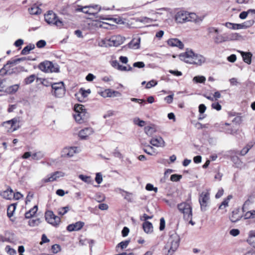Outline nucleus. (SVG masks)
Masks as SVG:
<instances>
[{
    "mask_svg": "<svg viewBox=\"0 0 255 255\" xmlns=\"http://www.w3.org/2000/svg\"><path fill=\"white\" fill-rule=\"evenodd\" d=\"M180 240V237L174 231L169 233V237L165 246L169 255H172L178 249Z\"/></svg>",
    "mask_w": 255,
    "mask_h": 255,
    "instance_id": "1",
    "label": "nucleus"
},
{
    "mask_svg": "<svg viewBox=\"0 0 255 255\" xmlns=\"http://www.w3.org/2000/svg\"><path fill=\"white\" fill-rule=\"evenodd\" d=\"M73 117L77 123L83 124L88 121L89 114L83 105L77 104L74 106Z\"/></svg>",
    "mask_w": 255,
    "mask_h": 255,
    "instance_id": "2",
    "label": "nucleus"
},
{
    "mask_svg": "<svg viewBox=\"0 0 255 255\" xmlns=\"http://www.w3.org/2000/svg\"><path fill=\"white\" fill-rule=\"evenodd\" d=\"M25 58H20L8 61L0 70V75H11L16 71V68L13 67L18 62L25 60Z\"/></svg>",
    "mask_w": 255,
    "mask_h": 255,
    "instance_id": "3",
    "label": "nucleus"
},
{
    "mask_svg": "<svg viewBox=\"0 0 255 255\" xmlns=\"http://www.w3.org/2000/svg\"><path fill=\"white\" fill-rule=\"evenodd\" d=\"M197 19V15L194 13L180 11L175 15V20L178 23H184L187 21H194Z\"/></svg>",
    "mask_w": 255,
    "mask_h": 255,
    "instance_id": "4",
    "label": "nucleus"
},
{
    "mask_svg": "<svg viewBox=\"0 0 255 255\" xmlns=\"http://www.w3.org/2000/svg\"><path fill=\"white\" fill-rule=\"evenodd\" d=\"M179 211L183 214L184 218L188 221L192 218V206L187 202H182L177 205Z\"/></svg>",
    "mask_w": 255,
    "mask_h": 255,
    "instance_id": "5",
    "label": "nucleus"
},
{
    "mask_svg": "<svg viewBox=\"0 0 255 255\" xmlns=\"http://www.w3.org/2000/svg\"><path fill=\"white\" fill-rule=\"evenodd\" d=\"M125 40L121 35H114L109 38H105L102 42L105 46H118L123 44Z\"/></svg>",
    "mask_w": 255,
    "mask_h": 255,
    "instance_id": "6",
    "label": "nucleus"
},
{
    "mask_svg": "<svg viewBox=\"0 0 255 255\" xmlns=\"http://www.w3.org/2000/svg\"><path fill=\"white\" fill-rule=\"evenodd\" d=\"M45 20L49 24H53L58 27L63 25V22L58 18L56 14L52 11H49L45 15Z\"/></svg>",
    "mask_w": 255,
    "mask_h": 255,
    "instance_id": "7",
    "label": "nucleus"
},
{
    "mask_svg": "<svg viewBox=\"0 0 255 255\" xmlns=\"http://www.w3.org/2000/svg\"><path fill=\"white\" fill-rule=\"evenodd\" d=\"M199 202L200 205L201 210H206L210 203V193L208 191H203L199 195Z\"/></svg>",
    "mask_w": 255,
    "mask_h": 255,
    "instance_id": "8",
    "label": "nucleus"
},
{
    "mask_svg": "<svg viewBox=\"0 0 255 255\" xmlns=\"http://www.w3.org/2000/svg\"><path fill=\"white\" fill-rule=\"evenodd\" d=\"M51 87L53 90V95L57 98L62 97L65 93V89L64 86V83L62 82L54 83L51 84Z\"/></svg>",
    "mask_w": 255,
    "mask_h": 255,
    "instance_id": "9",
    "label": "nucleus"
},
{
    "mask_svg": "<svg viewBox=\"0 0 255 255\" xmlns=\"http://www.w3.org/2000/svg\"><path fill=\"white\" fill-rule=\"evenodd\" d=\"M39 68L41 71L46 73L56 72L58 71V68L55 66L51 62L48 61L41 63L39 65Z\"/></svg>",
    "mask_w": 255,
    "mask_h": 255,
    "instance_id": "10",
    "label": "nucleus"
},
{
    "mask_svg": "<svg viewBox=\"0 0 255 255\" xmlns=\"http://www.w3.org/2000/svg\"><path fill=\"white\" fill-rule=\"evenodd\" d=\"M45 220L47 222L54 226H57L61 221L60 218L54 214L51 211H47L45 214Z\"/></svg>",
    "mask_w": 255,
    "mask_h": 255,
    "instance_id": "11",
    "label": "nucleus"
},
{
    "mask_svg": "<svg viewBox=\"0 0 255 255\" xmlns=\"http://www.w3.org/2000/svg\"><path fill=\"white\" fill-rule=\"evenodd\" d=\"M8 132H13L16 130L18 127V121L16 119H13L11 120L6 121L2 124Z\"/></svg>",
    "mask_w": 255,
    "mask_h": 255,
    "instance_id": "12",
    "label": "nucleus"
},
{
    "mask_svg": "<svg viewBox=\"0 0 255 255\" xmlns=\"http://www.w3.org/2000/svg\"><path fill=\"white\" fill-rule=\"evenodd\" d=\"M194 52L192 50L186 49V51L179 54V57L181 60L186 63L191 64Z\"/></svg>",
    "mask_w": 255,
    "mask_h": 255,
    "instance_id": "13",
    "label": "nucleus"
},
{
    "mask_svg": "<svg viewBox=\"0 0 255 255\" xmlns=\"http://www.w3.org/2000/svg\"><path fill=\"white\" fill-rule=\"evenodd\" d=\"M76 147H65L61 151V156L62 157H71L77 152Z\"/></svg>",
    "mask_w": 255,
    "mask_h": 255,
    "instance_id": "14",
    "label": "nucleus"
},
{
    "mask_svg": "<svg viewBox=\"0 0 255 255\" xmlns=\"http://www.w3.org/2000/svg\"><path fill=\"white\" fill-rule=\"evenodd\" d=\"M149 143L151 146L156 147H164L165 146V142L160 136H156L150 139Z\"/></svg>",
    "mask_w": 255,
    "mask_h": 255,
    "instance_id": "15",
    "label": "nucleus"
},
{
    "mask_svg": "<svg viewBox=\"0 0 255 255\" xmlns=\"http://www.w3.org/2000/svg\"><path fill=\"white\" fill-rule=\"evenodd\" d=\"M206 61V58L203 55L194 53L191 64L201 66L205 63Z\"/></svg>",
    "mask_w": 255,
    "mask_h": 255,
    "instance_id": "16",
    "label": "nucleus"
},
{
    "mask_svg": "<svg viewBox=\"0 0 255 255\" xmlns=\"http://www.w3.org/2000/svg\"><path fill=\"white\" fill-rule=\"evenodd\" d=\"M94 132L92 128H86L81 130L79 132V136L81 139H85Z\"/></svg>",
    "mask_w": 255,
    "mask_h": 255,
    "instance_id": "17",
    "label": "nucleus"
},
{
    "mask_svg": "<svg viewBox=\"0 0 255 255\" xmlns=\"http://www.w3.org/2000/svg\"><path fill=\"white\" fill-rule=\"evenodd\" d=\"M213 39L214 42L216 44L221 43L230 40V38L228 36H226L225 35L219 34V32L218 33V34L214 35Z\"/></svg>",
    "mask_w": 255,
    "mask_h": 255,
    "instance_id": "18",
    "label": "nucleus"
},
{
    "mask_svg": "<svg viewBox=\"0 0 255 255\" xmlns=\"http://www.w3.org/2000/svg\"><path fill=\"white\" fill-rule=\"evenodd\" d=\"M102 96L103 97H120L121 96V94L116 91H113L111 89H107L102 93Z\"/></svg>",
    "mask_w": 255,
    "mask_h": 255,
    "instance_id": "19",
    "label": "nucleus"
},
{
    "mask_svg": "<svg viewBox=\"0 0 255 255\" xmlns=\"http://www.w3.org/2000/svg\"><path fill=\"white\" fill-rule=\"evenodd\" d=\"M84 225V223L82 222H77L68 225L67 230L69 232L79 231L83 227Z\"/></svg>",
    "mask_w": 255,
    "mask_h": 255,
    "instance_id": "20",
    "label": "nucleus"
},
{
    "mask_svg": "<svg viewBox=\"0 0 255 255\" xmlns=\"http://www.w3.org/2000/svg\"><path fill=\"white\" fill-rule=\"evenodd\" d=\"M168 44L172 47H177L180 49H182L184 45L182 42L177 38H171L167 41Z\"/></svg>",
    "mask_w": 255,
    "mask_h": 255,
    "instance_id": "21",
    "label": "nucleus"
},
{
    "mask_svg": "<svg viewBox=\"0 0 255 255\" xmlns=\"http://www.w3.org/2000/svg\"><path fill=\"white\" fill-rule=\"evenodd\" d=\"M140 38L136 36L133 38L128 44L129 47L133 49H137L139 48Z\"/></svg>",
    "mask_w": 255,
    "mask_h": 255,
    "instance_id": "22",
    "label": "nucleus"
},
{
    "mask_svg": "<svg viewBox=\"0 0 255 255\" xmlns=\"http://www.w3.org/2000/svg\"><path fill=\"white\" fill-rule=\"evenodd\" d=\"M0 195L5 199L11 200L13 198V191L8 188L6 190L1 192Z\"/></svg>",
    "mask_w": 255,
    "mask_h": 255,
    "instance_id": "23",
    "label": "nucleus"
},
{
    "mask_svg": "<svg viewBox=\"0 0 255 255\" xmlns=\"http://www.w3.org/2000/svg\"><path fill=\"white\" fill-rule=\"evenodd\" d=\"M57 176L55 175V172H53L50 174L48 175L46 177L41 180L42 183H46L48 182H52L56 181L57 179Z\"/></svg>",
    "mask_w": 255,
    "mask_h": 255,
    "instance_id": "24",
    "label": "nucleus"
},
{
    "mask_svg": "<svg viewBox=\"0 0 255 255\" xmlns=\"http://www.w3.org/2000/svg\"><path fill=\"white\" fill-rule=\"evenodd\" d=\"M143 229L146 233H150L153 231V227L151 223L146 221L143 223Z\"/></svg>",
    "mask_w": 255,
    "mask_h": 255,
    "instance_id": "25",
    "label": "nucleus"
},
{
    "mask_svg": "<svg viewBox=\"0 0 255 255\" xmlns=\"http://www.w3.org/2000/svg\"><path fill=\"white\" fill-rule=\"evenodd\" d=\"M156 131V130L153 126H146L144 128V132L149 136H151Z\"/></svg>",
    "mask_w": 255,
    "mask_h": 255,
    "instance_id": "26",
    "label": "nucleus"
},
{
    "mask_svg": "<svg viewBox=\"0 0 255 255\" xmlns=\"http://www.w3.org/2000/svg\"><path fill=\"white\" fill-rule=\"evenodd\" d=\"M247 241L250 245L255 248V231H252L250 232Z\"/></svg>",
    "mask_w": 255,
    "mask_h": 255,
    "instance_id": "27",
    "label": "nucleus"
},
{
    "mask_svg": "<svg viewBox=\"0 0 255 255\" xmlns=\"http://www.w3.org/2000/svg\"><path fill=\"white\" fill-rule=\"evenodd\" d=\"M38 210L37 205L34 206L32 208L29 210L28 212L25 214V217L27 219H29L33 217L36 213Z\"/></svg>",
    "mask_w": 255,
    "mask_h": 255,
    "instance_id": "28",
    "label": "nucleus"
},
{
    "mask_svg": "<svg viewBox=\"0 0 255 255\" xmlns=\"http://www.w3.org/2000/svg\"><path fill=\"white\" fill-rule=\"evenodd\" d=\"M143 150L145 153L150 155H152L153 153L155 152V149L153 146L147 144H144V148Z\"/></svg>",
    "mask_w": 255,
    "mask_h": 255,
    "instance_id": "29",
    "label": "nucleus"
},
{
    "mask_svg": "<svg viewBox=\"0 0 255 255\" xmlns=\"http://www.w3.org/2000/svg\"><path fill=\"white\" fill-rule=\"evenodd\" d=\"M242 216L239 214V211H234L232 215L230 216V220L232 222H236L240 220Z\"/></svg>",
    "mask_w": 255,
    "mask_h": 255,
    "instance_id": "30",
    "label": "nucleus"
},
{
    "mask_svg": "<svg viewBox=\"0 0 255 255\" xmlns=\"http://www.w3.org/2000/svg\"><path fill=\"white\" fill-rule=\"evenodd\" d=\"M206 80V77L204 76H201V75L195 76L193 78V80H192L193 83H194L195 84H198V83L204 84Z\"/></svg>",
    "mask_w": 255,
    "mask_h": 255,
    "instance_id": "31",
    "label": "nucleus"
},
{
    "mask_svg": "<svg viewBox=\"0 0 255 255\" xmlns=\"http://www.w3.org/2000/svg\"><path fill=\"white\" fill-rule=\"evenodd\" d=\"M253 202V199L251 196H249L248 198L246 200V201L244 203L242 207V210L243 212H246L248 209L249 206L251 205L252 203Z\"/></svg>",
    "mask_w": 255,
    "mask_h": 255,
    "instance_id": "32",
    "label": "nucleus"
},
{
    "mask_svg": "<svg viewBox=\"0 0 255 255\" xmlns=\"http://www.w3.org/2000/svg\"><path fill=\"white\" fill-rule=\"evenodd\" d=\"M232 196L229 195L227 198L225 199L222 202L221 204L219 206V209L222 210L228 207L229 205V202L232 199Z\"/></svg>",
    "mask_w": 255,
    "mask_h": 255,
    "instance_id": "33",
    "label": "nucleus"
},
{
    "mask_svg": "<svg viewBox=\"0 0 255 255\" xmlns=\"http://www.w3.org/2000/svg\"><path fill=\"white\" fill-rule=\"evenodd\" d=\"M241 54L245 62L250 64L251 63L252 54L251 53H245L241 52Z\"/></svg>",
    "mask_w": 255,
    "mask_h": 255,
    "instance_id": "34",
    "label": "nucleus"
},
{
    "mask_svg": "<svg viewBox=\"0 0 255 255\" xmlns=\"http://www.w3.org/2000/svg\"><path fill=\"white\" fill-rule=\"evenodd\" d=\"M44 153L40 151L35 152L32 154V159L35 160H39L43 158Z\"/></svg>",
    "mask_w": 255,
    "mask_h": 255,
    "instance_id": "35",
    "label": "nucleus"
},
{
    "mask_svg": "<svg viewBox=\"0 0 255 255\" xmlns=\"http://www.w3.org/2000/svg\"><path fill=\"white\" fill-rule=\"evenodd\" d=\"M28 10L31 14H38L41 13V9L36 5L31 7Z\"/></svg>",
    "mask_w": 255,
    "mask_h": 255,
    "instance_id": "36",
    "label": "nucleus"
},
{
    "mask_svg": "<svg viewBox=\"0 0 255 255\" xmlns=\"http://www.w3.org/2000/svg\"><path fill=\"white\" fill-rule=\"evenodd\" d=\"M18 88L19 85L15 84L6 88L5 91L8 93L12 94L15 93L18 90Z\"/></svg>",
    "mask_w": 255,
    "mask_h": 255,
    "instance_id": "37",
    "label": "nucleus"
},
{
    "mask_svg": "<svg viewBox=\"0 0 255 255\" xmlns=\"http://www.w3.org/2000/svg\"><path fill=\"white\" fill-rule=\"evenodd\" d=\"M255 142H252L251 144L249 143L246 147H245L244 148H243L240 151V154L241 155H246L250 150V149L252 147Z\"/></svg>",
    "mask_w": 255,
    "mask_h": 255,
    "instance_id": "38",
    "label": "nucleus"
},
{
    "mask_svg": "<svg viewBox=\"0 0 255 255\" xmlns=\"http://www.w3.org/2000/svg\"><path fill=\"white\" fill-rule=\"evenodd\" d=\"M35 48L34 44H29L25 47L21 51V54L23 55H26L29 53L30 50L33 49Z\"/></svg>",
    "mask_w": 255,
    "mask_h": 255,
    "instance_id": "39",
    "label": "nucleus"
},
{
    "mask_svg": "<svg viewBox=\"0 0 255 255\" xmlns=\"http://www.w3.org/2000/svg\"><path fill=\"white\" fill-rule=\"evenodd\" d=\"M16 209V205L14 204L8 206L7 210V214L8 217L10 218L13 216V213Z\"/></svg>",
    "mask_w": 255,
    "mask_h": 255,
    "instance_id": "40",
    "label": "nucleus"
},
{
    "mask_svg": "<svg viewBox=\"0 0 255 255\" xmlns=\"http://www.w3.org/2000/svg\"><path fill=\"white\" fill-rule=\"evenodd\" d=\"M79 178L86 183L90 184L92 182L91 176L80 174L79 175Z\"/></svg>",
    "mask_w": 255,
    "mask_h": 255,
    "instance_id": "41",
    "label": "nucleus"
},
{
    "mask_svg": "<svg viewBox=\"0 0 255 255\" xmlns=\"http://www.w3.org/2000/svg\"><path fill=\"white\" fill-rule=\"evenodd\" d=\"M40 222V220L39 218L31 219L28 221V225L31 227H35L38 226Z\"/></svg>",
    "mask_w": 255,
    "mask_h": 255,
    "instance_id": "42",
    "label": "nucleus"
},
{
    "mask_svg": "<svg viewBox=\"0 0 255 255\" xmlns=\"http://www.w3.org/2000/svg\"><path fill=\"white\" fill-rule=\"evenodd\" d=\"M36 76L34 74L31 75L24 79V83L28 85L32 83L35 79Z\"/></svg>",
    "mask_w": 255,
    "mask_h": 255,
    "instance_id": "43",
    "label": "nucleus"
},
{
    "mask_svg": "<svg viewBox=\"0 0 255 255\" xmlns=\"http://www.w3.org/2000/svg\"><path fill=\"white\" fill-rule=\"evenodd\" d=\"M138 21L144 23H149L155 21V20L147 17H141L138 19Z\"/></svg>",
    "mask_w": 255,
    "mask_h": 255,
    "instance_id": "44",
    "label": "nucleus"
},
{
    "mask_svg": "<svg viewBox=\"0 0 255 255\" xmlns=\"http://www.w3.org/2000/svg\"><path fill=\"white\" fill-rule=\"evenodd\" d=\"M69 210V207L68 206H66L64 207H62L59 208L58 210V214L60 215L63 216L66 214L68 211Z\"/></svg>",
    "mask_w": 255,
    "mask_h": 255,
    "instance_id": "45",
    "label": "nucleus"
},
{
    "mask_svg": "<svg viewBox=\"0 0 255 255\" xmlns=\"http://www.w3.org/2000/svg\"><path fill=\"white\" fill-rule=\"evenodd\" d=\"M87 6L88 8H91L92 10L95 11L96 14H97L98 12H99L101 9V6L98 4H92Z\"/></svg>",
    "mask_w": 255,
    "mask_h": 255,
    "instance_id": "46",
    "label": "nucleus"
},
{
    "mask_svg": "<svg viewBox=\"0 0 255 255\" xmlns=\"http://www.w3.org/2000/svg\"><path fill=\"white\" fill-rule=\"evenodd\" d=\"M209 34L215 35L219 32V30L217 28L215 27H210L207 29Z\"/></svg>",
    "mask_w": 255,
    "mask_h": 255,
    "instance_id": "47",
    "label": "nucleus"
},
{
    "mask_svg": "<svg viewBox=\"0 0 255 255\" xmlns=\"http://www.w3.org/2000/svg\"><path fill=\"white\" fill-rule=\"evenodd\" d=\"M133 123L135 125H137L140 127H143L145 125V122L144 121L140 120L138 118L133 119Z\"/></svg>",
    "mask_w": 255,
    "mask_h": 255,
    "instance_id": "48",
    "label": "nucleus"
},
{
    "mask_svg": "<svg viewBox=\"0 0 255 255\" xmlns=\"http://www.w3.org/2000/svg\"><path fill=\"white\" fill-rule=\"evenodd\" d=\"M254 22H255V21L253 19H251V20L246 21L244 22V23H243L242 24H243V26H244V28H247L250 27L251 26H252L254 24Z\"/></svg>",
    "mask_w": 255,
    "mask_h": 255,
    "instance_id": "49",
    "label": "nucleus"
},
{
    "mask_svg": "<svg viewBox=\"0 0 255 255\" xmlns=\"http://www.w3.org/2000/svg\"><path fill=\"white\" fill-rule=\"evenodd\" d=\"M132 67L130 65L125 66L120 64V66H119L118 69L122 71H128L132 70Z\"/></svg>",
    "mask_w": 255,
    "mask_h": 255,
    "instance_id": "50",
    "label": "nucleus"
},
{
    "mask_svg": "<svg viewBox=\"0 0 255 255\" xmlns=\"http://www.w3.org/2000/svg\"><path fill=\"white\" fill-rule=\"evenodd\" d=\"M145 189L148 191H154L155 193L157 192V188L154 187L151 184L148 183L145 186Z\"/></svg>",
    "mask_w": 255,
    "mask_h": 255,
    "instance_id": "51",
    "label": "nucleus"
},
{
    "mask_svg": "<svg viewBox=\"0 0 255 255\" xmlns=\"http://www.w3.org/2000/svg\"><path fill=\"white\" fill-rule=\"evenodd\" d=\"M157 84V81L153 80H151L149 82H148V83H147V84L146 85L145 88L146 89H150L151 87H153L156 86Z\"/></svg>",
    "mask_w": 255,
    "mask_h": 255,
    "instance_id": "52",
    "label": "nucleus"
},
{
    "mask_svg": "<svg viewBox=\"0 0 255 255\" xmlns=\"http://www.w3.org/2000/svg\"><path fill=\"white\" fill-rule=\"evenodd\" d=\"M129 243V241L126 240L119 243L117 247H120L122 249L126 248Z\"/></svg>",
    "mask_w": 255,
    "mask_h": 255,
    "instance_id": "53",
    "label": "nucleus"
},
{
    "mask_svg": "<svg viewBox=\"0 0 255 255\" xmlns=\"http://www.w3.org/2000/svg\"><path fill=\"white\" fill-rule=\"evenodd\" d=\"M95 181L98 184H100L102 182L103 177L101 173L99 172L96 174Z\"/></svg>",
    "mask_w": 255,
    "mask_h": 255,
    "instance_id": "54",
    "label": "nucleus"
},
{
    "mask_svg": "<svg viewBox=\"0 0 255 255\" xmlns=\"http://www.w3.org/2000/svg\"><path fill=\"white\" fill-rule=\"evenodd\" d=\"M61 248L59 245L55 244L52 246L51 250L53 253H57L60 251Z\"/></svg>",
    "mask_w": 255,
    "mask_h": 255,
    "instance_id": "55",
    "label": "nucleus"
},
{
    "mask_svg": "<svg viewBox=\"0 0 255 255\" xmlns=\"http://www.w3.org/2000/svg\"><path fill=\"white\" fill-rule=\"evenodd\" d=\"M182 178V175L172 174L170 177V180L172 181H178Z\"/></svg>",
    "mask_w": 255,
    "mask_h": 255,
    "instance_id": "56",
    "label": "nucleus"
},
{
    "mask_svg": "<svg viewBox=\"0 0 255 255\" xmlns=\"http://www.w3.org/2000/svg\"><path fill=\"white\" fill-rule=\"evenodd\" d=\"M5 250L10 255H15L16 254V251L14 249L10 248L9 246H7L5 247Z\"/></svg>",
    "mask_w": 255,
    "mask_h": 255,
    "instance_id": "57",
    "label": "nucleus"
},
{
    "mask_svg": "<svg viewBox=\"0 0 255 255\" xmlns=\"http://www.w3.org/2000/svg\"><path fill=\"white\" fill-rule=\"evenodd\" d=\"M133 66L134 67L141 68H143L145 66V64L143 62H137L133 63Z\"/></svg>",
    "mask_w": 255,
    "mask_h": 255,
    "instance_id": "58",
    "label": "nucleus"
},
{
    "mask_svg": "<svg viewBox=\"0 0 255 255\" xmlns=\"http://www.w3.org/2000/svg\"><path fill=\"white\" fill-rule=\"evenodd\" d=\"M165 226V222L163 218H161L160 220V226L159 229L160 231H162L164 229Z\"/></svg>",
    "mask_w": 255,
    "mask_h": 255,
    "instance_id": "59",
    "label": "nucleus"
},
{
    "mask_svg": "<svg viewBox=\"0 0 255 255\" xmlns=\"http://www.w3.org/2000/svg\"><path fill=\"white\" fill-rule=\"evenodd\" d=\"M46 43L45 41L43 40H40L37 42L36 46L38 48H42L45 46Z\"/></svg>",
    "mask_w": 255,
    "mask_h": 255,
    "instance_id": "60",
    "label": "nucleus"
},
{
    "mask_svg": "<svg viewBox=\"0 0 255 255\" xmlns=\"http://www.w3.org/2000/svg\"><path fill=\"white\" fill-rule=\"evenodd\" d=\"M231 86H237L239 83L236 78H232L229 80Z\"/></svg>",
    "mask_w": 255,
    "mask_h": 255,
    "instance_id": "61",
    "label": "nucleus"
},
{
    "mask_svg": "<svg viewBox=\"0 0 255 255\" xmlns=\"http://www.w3.org/2000/svg\"><path fill=\"white\" fill-rule=\"evenodd\" d=\"M230 234L236 237L239 235L240 234V231L238 229H232L230 231Z\"/></svg>",
    "mask_w": 255,
    "mask_h": 255,
    "instance_id": "62",
    "label": "nucleus"
},
{
    "mask_svg": "<svg viewBox=\"0 0 255 255\" xmlns=\"http://www.w3.org/2000/svg\"><path fill=\"white\" fill-rule=\"evenodd\" d=\"M254 212H255V210H252L248 212L246 214V216L247 217V218H255V213Z\"/></svg>",
    "mask_w": 255,
    "mask_h": 255,
    "instance_id": "63",
    "label": "nucleus"
},
{
    "mask_svg": "<svg viewBox=\"0 0 255 255\" xmlns=\"http://www.w3.org/2000/svg\"><path fill=\"white\" fill-rule=\"evenodd\" d=\"M237 59L236 55L235 54H232L227 58V60L230 62H234Z\"/></svg>",
    "mask_w": 255,
    "mask_h": 255,
    "instance_id": "64",
    "label": "nucleus"
}]
</instances>
